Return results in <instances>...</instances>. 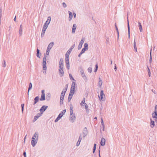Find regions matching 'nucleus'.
Masks as SVG:
<instances>
[{
  "instance_id": "cd10ccee",
  "label": "nucleus",
  "mask_w": 157,
  "mask_h": 157,
  "mask_svg": "<svg viewBox=\"0 0 157 157\" xmlns=\"http://www.w3.org/2000/svg\"><path fill=\"white\" fill-rule=\"evenodd\" d=\"M51 97V94L50 93H48L47 94H46V98L47 101H49L50 98Z\"/></svg>"
},
{
  "instance_id": "c9c22d12",
  "label": "nucleus",
  "mask_w": 157,
  "mask_h": 157,
  "mask_svg": "<svg viewBox=\"0 0 157 157\" xmlns=\"http://www.w3.org/2000/svg\"><path fill=\"white\" fill-rule=\"evenodd\" d=\"M151 49L150 53V58L149 60L150 63H151L152 60V57H151Z\"/></svg>"
},
{
  "instance_id": "4468645a",
  "label": "nucleus",
  "mask_w": 157,
  "mask_h": 157,
  "mask_svg": "<svg viewBox=\"0 0 157 157\" xmlns=\"http://www.w3.org/2000/svg\"><path fill=\"white\" fill-rule=\"evenodd\" d=\"M105 139L104 138H102L101 139V141L100 142V144L101 146H104L105 145Z\"/></svg>"
},
{
  "instance_id": "2eb2a0df",
  "label": "nucleus",
  "mask_w": 157,
  "mask_h": 157,
  "mask_svg": "<svg viewBox=\"0 0 157 157\" xmlns=\"http://www.w3.org/2000/svg\"><path fill=\"white\" fill-rule=\"evenodd\" d=\"M67 90V88L66 89H63V91H62L60 97H64L65 93Z\"/></svg>"
},
{
  "instance_id": "9d476101",
  "label": "nucleus",
  "mask_w": 157,
  "mask_h": 157,
  "mask_svg": "<svg viewBox=\"0 0 157 157\" xmlns=\"http://www.w3.org/2000/svg\"><path fill=\"white\" fill-rule=\"evenodd\" d=\"M82 140V135L81 134L79 137L78 140L76 143V145L77 146H78L79 145L80 142Z\"/></svg>"
},
{
  "instance_id": "6e6d98bb",
  "label": "nucleus",
  "mask_w": 157,
  "mask_h": 157,
  "mask_svg": "<svg viewBox=\"0 0 157 157\" xmlns=\"http://www.w3.org/2000/svg\"><path fill=\"white\" fill-rule=\"evenodd\" d=\"M154 112L157 113V105H156L155 107Z\"/></svg>"
},
{
  "instance_id": "f257e3e1",
  "label": "nucleus",
  "mask_w": 157,
  "mask_h": 157,
  "mask_svg": "<svg viewBox=\"0 0 157 157\" xmlns=\"http://www.w3.org/2000/svg\"><path fill=\"white\" fill-rule=\"evenodd\" d=\"M39 138V134L38 132H36L32 138L31 144L33 147H35L36 145Z\"/></svg>"
},
{
  "instance_id": "8fccbe9b",
  "label": "nucleus",
  "mask_w": 157,
  "mask_h": 157,
  "mask_svg": "<svg viewBox=\"0 0 157 157\" xmlns=\"http://www.w3.org/2000/svg\"><path fill=\"white\" fill-rule=\"evenodd\" d=\"M86 50V49L85 48H83L82 49L81 52L83 54L85 52V51Z\"/></svg>"
},
{
  "instance_id": "5701e85b",
  "label": "nucleus",
  "mask_w": 157,
  "mask_h": 157,
  "mask_svg": "<svg viewBox=\"0 0 157 157\" xmlns=\"http://www.w3.org/2000/svg\"><path fill=\"white\" fill-rule=\"evenodd\" d=\"M73 107L72 105H71L70 106V115H71L72 114H74V113H73Z\"/></svg>"
},
{
  "instance_id": "7c9ffc66",
  "label": "nucleus",
  "mask_w": 157,
  "mask_h": 157,
  "mask_svg": "<svg viewBox=\"0 0 157 157\" xmlns=\"http://www.w3.org/2000/svg\"><path fill=\"white\" fill-rule=\"evenodd\" d=\"M37 52L36 56L37 57H38L39 58H40V56H41V53H39V50L38 48H37Z\"/></svg>"
},
{
  "instance_id": "338daca9",
  "label": "nucleus",
  "mask_w": 157,
  "mask_h": 157,
  "mask_svg": "<svg viewBox=\"0 0 157 157\" xmlns=\"http://www.w3.org/2000/svg\"><path fill=\"white\" fill-rule=\"evenodd\" d=\"M114 69V70H115V71H116L117 69L116 65V64H115Z\"/></svg>"
},
{
  "instance_id": "603ef678",
  "label": "nucleus",
  "mask_w": 157,
  "mask_h": 157,
  "mask_svg": "<svg viewBox=\"0 0 157 157\" xmlns=\"http://www.w3.org/2000/svg\"><path fill=\"white\" fill-rule=\"evenodd\" d=\"M63 6L64 8H66L67 5L65 2H63L62 3Z\"/></svg>"
},
{
  "instance_id": "f704fd0d",
  "label": "nucleus",
  "mask_w": 157,
  "mask_h": 157,
  "mask_svg": "<svg viewBox=\"0 0 157 157\" xmlns=\"http://www.w3.org/2000/svg\"><path fill=\"white\" fill-rule=\"evenodd\" d=\"M32 83L31 82H30L29 83V89H28V95H29V90H30L31 89V88H32Z\"/></svg>"
},
{
  "instance_id": "dca6fc26",
  "label": "nucleus",
  "mask_w": 157,
  "mask_h": 157,
  "mask_svg": "<svg viewBox=\"0 0 157 157\" xmlns=\"http://www.w3.org/2000/svg\"><path fill=\"white\" fill-rule=\"evenodd\" d=\"M104 96H105V95L103 93V90H101L100 92V97L102 101H104L105 100L103 98Z\"/></svg>"
},
{
  "instance_id": "7ed1b4c3",
  "label": "nucleus",
  "mask_w": 157,
  "mask_h": 157,
  "mask_svg": "<svg viewBox=\"0 0 157 157\" xmlns=\"http://www.w3.org/2000/svg\"><path fill=\"white\" fill-rule=\"evenodd\" d=\"M79 71L81 75V76L84 79V80L85 82H86L87 81V78L86 76L85 73H84V71L82 68H80L79 69Z\"/></svg>"
},
{
  "instance_id": "ddd939ff",
  "label": "nucleus",
  "mask_w": 157,
  "mask_h": 157,
  "mask_svg": "<svg viewBox=\"0 0 157 157\" xmlns=\"http://www.w3.org/2000/svg\"><path fill=\"white\" fill-rule=\"evenodd\" d=\"M152 117L153 118L155 119V120H157V113L154 112L152 114Z\"/></svg>"
},
{
  "instance_id": "49530a36",
  "label": "nucleus",
  "mask_w": 157,
  "mask_h": 157,
  "mask_svg": "<svg viewBox=\"0 0 157 157\" xmlns=\"http://www.w3.org/2000/svg\"><path fill=\"white\" fill-rule=\"evenodd\" d=\"M88 71L90 73H91L92 71V68L91 67H89L88 69Z\"/></svg>"
},
{
  "instance_id": "b1692460",
  "label": "nucleus",
  "mask_w": 157,
  "mask_h": 157,
  "mask_svg": "<svg viewBox=\"0 0 157 157\" xmlns=\"http://www.w3.org/2000/svg\"><path fill=\"white\" fill-rule=\"evenodd\" d=\"M50 51V50L48 49L47 48L46 52V54L45 55H44V56L43 57V58H44V57H45V59H46V58L47 57V56L49 55Z\"/></svg>"
},
{
  "instance_id": "2f4dec72",
  "label": "nucleus",
  "mask_w": 157,
  "mask_h": 157,
  "mask_svg": "<svg viewBox=\"0 0 157 157\" xmlns=\"http://www.w3.org/2000/svg\"><path fill=\"white\" fill-rule=\"evenodd\" d=\"M128 39H130V27L129 26V24L128 22Z\"/></svg>"
},
{
  "instance_id": "393cba45",
  "label": "nucleus",
  "mask_w": 157,
  "mask_h": 157,
  "mask_svg": "<svg viewBox=\"0 0 157 157\" xmlns=\"http://www.w3.org/2000/svg\"><path fill=\"white\" fill-rule=\"evenodd\" d=\"M68 13L69 14V21H71L73 17V15L72 13L70 11H68Z\"/></svg>"
},
{
  "instance_id": "a18cd8bd",
  "label": "nucleus",
  "mask_w": 157,
  "mask_h": 157,
  "mask_svg": "<svg viewBox=\"0 0 157 157\" xmlns=\"http://www.w3.org/2000/svg\"><path fill=\"white\" fill-rule=\"evenodd\" d=\"M21 111L22 113H23V110H24V104H22L21 105Z\"/></svg>"
},
{
  "instance_id": "13d9d810",
  "label": "nucleus",
  "mask_w": 157,
  "mask_h": 157,
  "mask_svg": "<svg viewBox=\"0 0 157 157\" xmlns=\"http://www.w3.org/2000/svg\"><path fill=\"white\" fill-rule=\"evenodd\" d=\"M106 43H109V38H106Z\"/></svg>"
},
{
  "instance_id": "c756f323",
  "label": "nucleus",
  "mask_w": 157,
  "mask_h": 157,
  "mask_svg": "<svg viewBox=\"0 0 157 157\" xmlns=\"http://www.w3.org/2000/svg\"><path fill=\"white\" fill-rule=\"evenodd\" d=\"M99 82L98 83V85L99 87H101L102 84V81L100 78H99Z\"/></svg>"
},
{
  "instance_id": "f3484780",
  "label": "nucleus",
  "mask_w": 157,
  "mask_h": 157,
  "mask_svg": "<svg viewBox=\"0 0 157 157\" xmlns=\"http://www.w3.org/2000/svg\"><path fill=\"white\" fill-rule=\"evenodd\" d=\"M22 25H21L20 27V28L19 31V34L20 36H22Z\"/></svg>"
},
{
  "instance_id": "4be33fe9",
  "label": "nucleus",
  "mask_w": 157,
  "mask_h": 157,
  "mask_svg": "<svg viewBox=\"0 0 157 157\" xmlns=\"http://www.w3.org/2000/svg\"><path fill=\"white\" fill-rule=\"evenodd\" d=\"M59 74L60 77L63 76L64 75L63 70H59Z\"/></svg>"
},
{
  "instance_id": "20e7f679",
  "label": "nucleus",
  "mask_w": 157,
  "mask_h": 157,
  "mask_svg": "<svg viewBox=\"0 0 157 157\" xmlns=\"http://www.w3.org/2000/svg\"><path fill=\"white\" fill-rule=\"evenodd\" d=\"M75 82H73L72 83L70 92H71L72 93H74L75 89Z\"/></svg>"
},
{
  "instance_id": "39448f33",
  "label": "nucleus",
  "mask_w": 157,
  "mask_h": 157,
  "mask_svg": "<svg viewBox=\"0 0 157 157\" xmlns=\"http://www.w3.org/2000/svg\"><path fill=\"white\" fill-rule=\"evenodd\" d=\"M76 119L75 114L70 115L69 120L72 123L74 122Z\"/></svg>"
},
{
  "instance_id": "3c124183",
  "label": "nucleus",
  "mask_w": 157,
  "mask_h": 157,
  "mask_svg": "<svg viewBox=\"0 0 157 157\" xmlns=\"http://www.w3.org/2000/svg\"><path fill=\"white\" fill-rule=\"evenodd\" d=\"M84 40L83 39H82L80 41L79 44L82 45L84 42Z\"/></svg>"
},
{
  "instance_id": "6e6552de",
  "label": "nucleus",
  "mask_w": 157,
  "mask_h": 157,
  "mask_svg": "<svg viewBox=\"0 0 157 157\" xmlns=\"http://www.w3.org/2000/svg\"><path fill=\"white\" fill-rule=\"evenodd\" d=\"M48 106L46 105L43 106L40 109V111L41 113H43L47 109Z\"/></svg>"
},
{
  "instance_id": "e433bc0d",
  "label": "nucleus",
  "mask_w": 157,
  "mask_h": 157,
  "mask_svg": "<svg viewBox=\"0 0 157 157\" xmlns=\"http://www.w3.org/2000/svg\"><path fill=\"white\" fill-rule=\"evenodd\" d=\"M45 31L46 30H44L42 29V30L41 34V37H43L44 36Z\"/></svg>"
},
{
  "instance_id": "c03bdc74",
  "label": "nucleus",
  "mask_w": 157,
  "mask_h": 157,
  "mask_svg": "<svg viewBox=\"0 0 157 157\" xmlns=\"http://www.w3.org/2000/svg\"><path fill=\"white\" fill-rule=\"evenodd\" d=\"M96 144H94V148H93V153H94L95 152V151L96 148Z\"/></svg>"
},
{
  "instance_id": "0e129e2a",
  "label": "nucleus",
  "mask_w": 157,
  "mask_h": 157,
  "mask_svg": "<svg viewBox=\"0 0 157 157\" xmlns=\"http://www.w3.org/2000/svg\"><path fill=\"white\" fill-rule=\"evenodd\" d=\"M1 12H2V10H1V9H0V19L2 16V14Z\"/></svg>"
},
{
  "instance_id": "69168bd1",
  "label": "nucleus",
  "mask_w": 157,
  "mask_h": 157,
  "mask_svg": "<svg viewBox=\"0 0 157 157\" xmlns=\"http://www.w3.org/2000/svg\"><path fill=\"white\" fill-rule=\"evenodd\" d=\"M85 103H84V102H82V101H81V103H80V105H81V106H83V104H85Z\"/></svg>"
},
{
  "instance_id": "ea45409f",
  "label": "nucleus",
  "mask_w": 157,
  "mask_h": 157,
  "mask_svg": "<svg viewBox=\"0 0 157 157\" xmlns=\"http://www.w3.org/2000/svg\"><path fill=\"white\" fill-rule=\"evenodd\" d=\"M2 66L4 67H5L6 66V64L5 60H3V63H2Z\"/></svg>"
},
{
  "instance_id": "1a4fd4ad",
  "label": "nucleus",
  "mask_w": 157,
  "mask_h": 157,
  "mask_svg": "<svg viewBox=\"0 0 157 157\" xmlns=\"http://www.w3.org/2000/svg\"><path fill=\"white\" fill-rule=\"evenodd\" d=\"M83 137L84 138L87 134V130L86 127H85L82 132Z\"/></svg>"
},
{
  "instance_id": "680f3d73",
  "label": "nucleus",
  "mask_w": 157,
  "mask_h": 157,
  "mask_svg": "<svg viewBox=\"0 0 157 157\" xmlns=\"http://www.w3.org/2000/svg\"><path fill=\"white\" fill-rule=\"evenodd\" d=\"M101 124H102V125L104 124L103 120V119L102 118H101Z\"/></svg>"
},
{
  "instance_id": "5fc2aeb1",
  "label": "nucleus",
  "mask_w": 157,
  "mask_h": 157,
  "mask_svg": "<svg viewBox=\"0 0 157 157\" xmlns=\"http://www.w3.org/2000/svg\"><path fill=\"white\" fill-rule=\"evenodd\" d=\"M134 48H136V43L135 41V39H134Z\"/></svg>"
},
{
  "instance_id": "864d4df0",
  "label": "nucleus",
  "mask_w": 157,
  "mask_h": 157,
  "mask_svg": "<svg viewBox=\"0 0 157 157\" xmlns=\"http://www.w3.org/2000/svg\"><path fill=\"white\" fill-rule=\"evenodd\" d=\"M95 67H96V68L95 69L94 71L95 72H96L97 70V69H98V64H96L95 65Z\"/></svg>"
},
{
  "instance_id": "a19ab883",
  "label": "nucleus",
  "mask_w": 157,
  "mask_h": 157,
  "mask_svg": "<svg viewBox=\"0 0 157 157\" xmlns=\"http://www.w3.org/2000/svg\"><path fill=\"white\" fill-rule=\"evenodd\" d=\"M85 109L86 110V112H88L89 109H88V106L87 105L86 103H85Z\"/></svg>"
},
{
  "instance_id": "bb28decb",
  "label": "nucleus",
  "mask_w": 157,
  "mask_h": 157,
  "mask_svg": "<svg viewBox=\"0 0 157 157\" xmlns=\"http://www.w3.org/2000/svg\"><path fill=\"white\" fill-rule=\"evenodd\" d=\"M65 63L66 64H69V56H65Z\"/></svg>"
},
{
  "instance_id": "f8f14e48",
  "label": "nucleus",
  "mask_w": 157,
  "mask_h": 157,
  "mask_svg": "<svg viewBox=\"0 0 157 157\" xmlns=\"http://www.w3.org/2000/svg\"><path fill=\"white\" fill-rule=\"evenodd\" d=\"M63 116V114L61 113H59L58 116V117L55 120V122H57Z\"/></svg>"
},
{
  "instance_id": "a211bd4d",
  "label": "nucleus",
  "mask_w": 157,
  "mask_h": 157,
  "mask_svg": "<svg viewBox=\"0 0 157 157\" xmlns=\"http://www.w3.org/2000/svg\"><path fill=\"white\" fill-rule=\"evenodd\" d=\"M74 94V93H72L71 92H70L68 99V102H69L71 101Z\"/></svg>"
},
{
  "instance_id": "72a5a7b5",
  "label": "nucleus",
  "mask_w": 157,
  "mask_h": 157,
  "mask_svg": "<svg viewBox=\"0 0 157 157\" xmlns=\"http://www.w3.org/2000/svg\"><path fill=\"white\" fill-rule=\"evenodd\" d=\"M59 65L64 66L63 61L62 59H61L59 60Z\"/></svg>"
},
{
  "instance_id": "052dcab7",
  "label": "nucleus",
  "mask_w": 157,
  "mask_h": 157,
  "mask_svg": "<svg viewBox=\"0 0 157 157\" xmlns=\"http://www.w3.org/2000/svg\"><path fill=\"white\" fill-rule=\"evenodd\" d=\"M116 29V30L117 31V34H118V37L117 38L118 39L119 38V31L118 28H117Z\"/></svg>"
},
{
  "instance_id": "6ab92c4d",
  "label": "nucleus",
  "mask_w": 157,
  "mask_h": 157,
  "mask_svg": "<svg viewBox=\"0 0 157 157\" xmlns=\"http://www.w3.org/2000/svg\"><path fill=\"white\" fill-rule=\"evenodd\" d=\"M77 26L76 24H74L73 25L72 29V33H74L75 31V29L76 28Z\"/></svg>"
},
{
  "instance_id": "e2e57ef3",
  "label": "nucleus",
  "mask_w": 157,
  "mask_h": 157,
  "mask_svg": "<svg viewBox=\"0 0 157 157\" xmlns=\"http://www.w3.org/2000/svg\"><path fill=\"white\" fill-rule=\"evenodd\" d=\"M66 67L68 70H69L70 68V65L69 64H66Z\"/></svg>"
},
{
  "instance_id": "58836bf2",
  "label": "nucleus",
  "mask_w": 157,
  "mask_h": 157,
  "mask_svg": "<svg viewBox=\"0 0 157 157\" xmlns=\"http://www.w3.org/2000/svg\"><path fill=\"white\" fill-rule=\"evenodd\" d=\"M64 97H60V103L61 104H62L63 103V101L64 99Z\"/></svg>"
},
{
  "instance_id": "423d86ee",
  "label": "nucleus",
  "mask_w": 157,
  "mask_h": 157,
  "mask_svg": "<svg viewBox=\"0 0 157 157\" xmlns=\"http://www.w3.org/2000/svg\"><path fill=\"white\" fill-rule=\"evenodd\" d=\"M42 94L41 95V97L40 99V101H44L45 100V94L44 93V90H42L41 91Z\"/></svg>"
},
{
  "instance_id": "f03ea898",
  "label": "nucleus",
  "mask_w": 157,
  "mask_h": 157,
  "mask_svg": "<svg viewBox=\"0 0 157 157\" xmlns=\"http://www.w3.org/2000/svg\"><path fill=\"white\" fill-rule=\"evenodd\" d=\"M46 59H45V57H44V58H43V72L44 75H45L46 74Z\"/></svg>"
},
{
  "instance_id": "412c9836",
  "label": "nucleus",
  "mask_w": 157,
  "mask_h": 157,
  "mask_svg": "<svg viewBox=\"0 0 157 157\" xmlns=\"http://www.w3.org/2000/svg\"><path fill=\"white\" fill-rule=\"evenodd\" d=\"M51 17L50 16L48 17L47 20L46 21L45 23L48 25L49 24V23H50V21H51Z\"/></svg>"
},
{
  "instance_id": "0eeeda50",
  "label": "nucleus",
  "mask_w": 157,
  "mask_h": 157,
  "mask_svg": "<svg viewBox=\"0 0 157 157\" xmlns=\"http://www.w3.org/2000/svg\"><path fill=\"white\" fill-rule=\"evenodd\" d=\"M75 46V44H74L68 50L67 52L66 53L65 56H69L71 52L72 49L74 48Z\"/></svg>"
},
{
  "instance_id": "de8ad7c7",
  "label": "nucleus",
  "mask_w": 157,
  "mask_h": 157,
  "mask_svg": "<svg viewBox=\"0 0 157 157\" xmlns=\"http://www.w3.org/2000/svg\"><path fill=\"white\" fill-rule=\"evenodd\" d=\"M82 45V44H81L79 43V44L78 45V50L80 49L81 48Z\"/></svg>"
},
{
  "instance_id": "9b49d317",
  "label": "nucleus",
  "mask_w": 157,
  "mask_h": 157,
  "mask_svg": "<svg viewBox=\"0 0 157 157\" xmlns=\"http://www.w3.org/2000/svg\"><path fill=\"white\" fill-rule=\"evenodd\" d=\"M42 115V113H39L37 114L34 117V121H36L37 119L40 117Z\"/></svg>"
},
{
  "instance_id": "bf43d9fd",
  "label": "nucleus",
  "mask_w": 157,
  "mask_h": 157,
  "mask_svg": "<svg viewBox=\"0 0 157 157\" xmlns=\"http://www.w3.org/2000/svg\"><path fill=\"white\" fill-rule=\"evenodd\" d=\"M151 91L155 94H157V92L155 90L152 89L151 90Z\"/></svg>"
},
{
  "instance_id": "4d7b16f0",
  "label": "nucleus",
  "mask_w": 157,
  "mask_h": 157,
  "mask_svg": "<svg viewBox=\"0 0 157 157\" xmlns=\"http://www.w3.org/2000/svg\"><path fill=\"white\" fill-rule=\"evenodd\" d=\"M66 110L64 109L63 110L62 112V113H61L63 115L66 113Z\"/></svg>"
},
{
  "instance_id": "37998d69",
  "label": "nucleus",
  "mask_w": 157,
  "mask_h": 157,
  "mask_svg": "<svg viewBox=\"0 0 157 157\" xmlns=\"http://www.w3.org/2000/svg\"><path fill=\"white\" fill-rule=\"evenodd\" d=\"M84 47L85 48H85L86 49V50H87L88 49V44L87 43H85L84 44Z\"/></svg>"
},
{
  "instance_id": "c85d7f7f",
  "label": "nucleus",
  "mask_w": 157,
  "mask_h": 157,
  "mask_svg": "<svg viewBox=\"0 0 157 157\" xmlns=\"http://www.w3.org/2000/svg\"><path fill=\"white\" fill-rule=\"evenodd\" d=\"M138 25H139L138 26L139 27V29L140 31V32H142L143 31V29H142V26L141 23L140 22H138Z\"/></svg>"
},
{
  "instance_id": "a878e982",
  "label": "nucleus",
  "mask_w": 157,
  "mask_h": 157,
  "mask_svg": "<svg viewBox=\"0 0 157 157\" xmlns=\"http://www.w3.org/2000/svg\"><path fill=\"white\" fill-rule=\"evenodd\" d=\"M39 100V97L38 96H37L35 97L34 99V102L33 105L35 104L37 102H38Z\"/></svg>"
},
{
  "instance_id": "79ce46f5",
  "label": "nucleus",
  "mask_w": 157,
  "mask_h": 157,
  "mask_svg": "<svg viewBox=\"0 0 157 157\" xmlns=\"http://www.w3.org/2000/svg\"><path fill=\"white\" fill-rule=\"evenodd\" d=\"M64 66L59 65V70H63Z\"/></svg>"
},
{
  "instance_id": "473e14b6",
  "label": "nucleus",
  "mask_w": 157,
  "mask_h": 157,
  "mask_svg": "<svg viewBox=\"0 0 157 157\" xmlns=\"http://www.w3.org/2000/svg\"><path fill=\"white\" fill-rule=\"evenodd\" d=\"M151 128H153L155 125V122L154 121L151 119Z\"/></svg>"
},
{
  "instance_id": "aec40b11",
  "label": "nucleus",
  "mask_w": 157,
  "mask_h": 157,
  "mask_svg": "<svg viewBox=\"0 0 157 157\" xmlns=\"http://www.w3.org/2000/svg\"><path fill=\"white\" fill-rule=\"evenodd\" d=\"M53 45H54V43H53V42H51L48 44L47 48L50 50L52 48L53 46Z\"/></svg>"
},
{
  "instance_id": "09e8293b",
  "label": "nucleus",
  "mask_w": 157,
  "mask_h": 157,
  "mask_svg": "<svg viewBox=\"0 0 157 157\" xmlns=\"http://www.w3.org/2000/svg\"><path fill=\"white\" fill-rule=\"evenodd\" d=\"M69 77L70 78V79L71 80H74V78H73V77L72 76V75L71 74H69Z\"/></svg>"
},
{
  "instance_id": "774afa93",
  "label": "nucleus",
  "mask_w": 157,
  "mask_h": 157,
  "mask_svg": "<svg viewBox=\"0 0 157 157\" xmlns=\"http://www.w3.org/2000/svg\"><path fill=\"white\" fill-rule=\"evenodd\" d=\"M102 128H103L102 130H103V131H104V129H105V125H104V124L102 125Z\"/></svg>"
},
{
  "instance_id": "4c0bfd02",
  "label": "nucleus",
  "mask_w": 157,
  "mask_h": 157,
  "mask_svg": "<svg viewBox=\"0 0 157 157\" xmlns=\"http://www.w3.org/2000/svg\"><path fill=\"white\" fill-rule=\"evenodd\" d=\"M48 25L44 23L43 25V29L46 30V29H47V28L48 27Z\"/></svg>"
}]
</instances>
